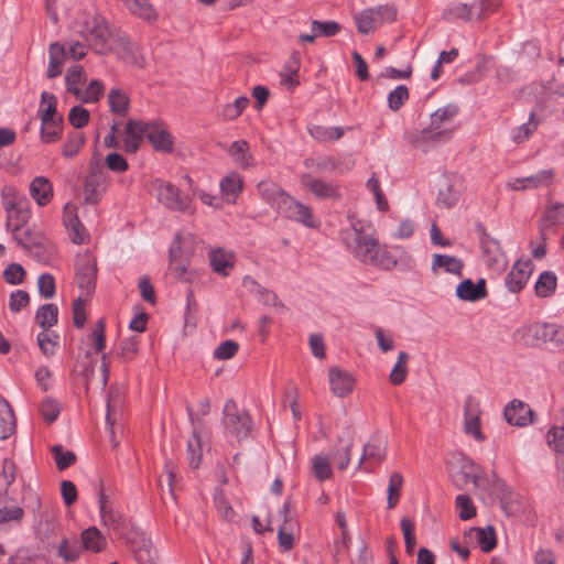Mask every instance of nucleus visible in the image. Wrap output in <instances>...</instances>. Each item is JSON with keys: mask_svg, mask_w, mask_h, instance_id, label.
<instances>
[{"mask_svg": "<svg viewBox=\"0 0 564 564\" xmlns=\"http://www.w3.org/2000/svg\"><path fill=\"white\" fill-rule=\"evenodd\" d=\"M340 240L356 259L384 270L392 269L397 261L373 235V228L358 220L340 230Z\"/></svg>", "mask_w": 564, "mask_h": 564, "instance_id": "1", "label": "nucleus"}, {"mask_svg": "<svg viewBox=\"0 0 564 564\" xmlns=\"http://www.w3.org/2000/svg\"><path fill=\"white\" fill-rule=\"evenodd\" d=\"M194 237L192 235H176L170 247V263L166 275L169 279L192 282L196 272L191 269L189 260L194 253Z\"/></svg>", "mask_w": 564, "mask_h": 564, "instance_id": "2", "label": "nucleus"}, {"mask_svg": "<svg viewBox=\"0 0 564 564\" xmlns=\"http://www.w3.org/2000/svg\"><path fill=\"white\" fill-rule=\"evenodd\" d=\"M80 25L82 36L95 53L100 55L110 53L111 43L118 30H111L104 17L98 13L83 17Z\"/></svg>", "mask_w": 564, "mask_h": 564, "instance_id": "3", "label": "nucleus"}, {"mask_svg": "<svg viewBox=\"0 0 564 564\" xmlns=\"http://www.w3.org/2000/svg\"><path fill=\"white\" fill-rule=\"evenodd\" d=\"M459 109L456 105H446L438 108L431 115L430 126L424 128L417 137V142L438 143L447 141L453 132L449 128L453 119L457 116Z\"/></svg>", "mask_w": 564, "mask_h": 564, "instance_id": "4", "label": "nucleus"}, {"mask_svg": "<svg viewBox=\"0 0 564 564\" xmlns=\"http://www.w3.org/2000/svg\"><path fill=\"white\" fill-rule=\"evenodd\" d=\"M2 205L7 214L6 227L11 232L21 230L31 218L29 199L13 187L2 189Z\"/></svg>", "mask_w": 564, "mask_h": 564, "instance_id": "5", "label": "nucleus"}, {"mask_svg": "<svg viewBox=\"0 0 564 564\" xmlns=\"http://www.w3.org/2000/svg\"><path fill=\"white\" fill-rule=\"evenodd\" d=\"M475 232L479 240L481 249V260L489 271L494 274L501 273L507 268V259L501 250L500 243L497 239L492 238L486 230L481 223L475 224Z\"/></svg>", "mask_w": 564, "mask_h": 564, "instance_id": "6", "label": "nucleus"}, {"mask_svg": "<svg viewBox=\"0 0 564 564\" xmlns=\"http://www.w3.org/2000/svg\"><path fill=\"white\" fill-rule=\"evenodd\" d=\"M223 424L228 437L238 443L252 434V420L248 412L239 410L234 400H227L223 411Z\"/></svg>", "mask_w": 564, "mask_h": 564, "instance_id": "7", "label": "nucleus"}, {"mask_svg": "<svg viewBox=\"0 0 564 564\" xmlns=\"http://www.w3.org/2000/svg\"><path fill=\"white\" fill-rule=\"evenodd\" d=\"M395 17L397 11L393 7L382 4L377 8H368L356 13L354 15V21L358 32L367 35L375 32L381 24L394 21Z\"/></svg>", "mask_w": 564, "mask_h": 564, "instance_id": "8", "label": "nucleus"}, {"mask_svg": "<svg viewBox=\"0 0 564 564\" xmlns=\"http://www.w3.org/2000/svg\"><path fill=\"white\" fill-rule=\"evenodd\" d=\"M551 323H529L514 329L512 339L514 343L525 347H541L551 341Z\"/></svg>", "mask_w": 564, "mask_h": 564, "instance_id": "9", "label": "nucleus"}, {"mask_svg": "<svg viewBox=\"0 0 564 564\" xmlns=\"http://www.w3.org/2000/svg\"><path fill=\"white\" fill-rule=\"evenodd\" d=\"M152 187L159 202L169 209L183 213L191 212V199L186 196L182 197L180 189L170 182L155 180Z\"/></svg>", "mask_w": 564, "mask_h": 564, "instance_id": "10", "label": "nucleus"}, {"mask_svg": "<svg viewBox=\"0 0 564 564\" xmlns=\"http://www.w3.org/2000/svg\"><path fill=\"white\" fill-rule=\"evenodd\" d=\"M110 52H113L121 61L134 67L142 68L145 65V59L140 47L130 42L121 31L116 33Z\"/></svg>", "mask_w": 564, "mask_h": 564, "instance_id": "11", "label": "nucleus"}, {"mask_svg": "<svg viewBox=\"0 0 564 564\" xmlns=\"http://www.w3.org/2000/svg\"><path fill=\"white\" fill-rule=\"evenodd\" d=\"M463 191V180L457 174H446L440 182L438 205L451 208L455 206Z\"/></svg>", "mask_w": 564, "mask_h": 564, "instance_id": "12", "label": "nucleus"}, {"mask_svg": "<svg viewBox=\"0 0 564 564\" xmlns=\"http://www.w3.org/2000/svg\"><path fill=\"white\" fill-rule=\"evenodd\" d=\"M302 186L310 191L318 199H339L340 192L338 185L333 182H326L322 178L315 177L310 173L301 176Z\"/></svg>", "mask_w": 564, "mask_h": 564, "instance_id": "13", "label": "nucleus"}, {"mask_svg": "<svg viewBox=\"0 0 564 564\" xmlns=\"http://www.w3.org/2000/svg\"><path fill=\"white\" fill-rule=\"evenodd\" d=\"M480 414L479 402L475 398L468 397L464 404V431L478 442L485 440V435L480 430Z\"/></svg>", "mask_w": 564, "mask_h": 564, "instance_id": "14", "label": "nucleus"}, {"mask_svg": "<svg viewBox=\"0 0 564 564\" xmlns=\"http://www.w3.org/2000/svg\"><path fill=\"white\" fill-rule=\"evenodd\" d=\"M107 187L106 175L101 170H90L85 178L84 200L87 204L96 205L100 202Z\"/></svg>", "mask_w": 564, "mask_h": 564, "instance_id": "15", "label": "nucleus"}, {"mask_svg": "<svg viewBox=\"0 0 564 564\" xmlns=\"http://www.w3.org/2000/svg\"><path fill=\"white\" fill-rule=\"evenodd\" d=\"M63 220L66 228L68 229L69 238L74 243L82 245L88 242L89 234L80 223L75 205L66 204L64 206Z\"/></svg>", "mask_w": 564, "mask_h": 564, "instance_id": "16", "label": "nucleus"}, {"mask_svg": "<svg viewBox=\"0 0 564 564\" xmlns=\"http://www.w3.org/2000/svg\"><path fill=\"white\" fill-rule=\"evenodd\" d=\"M147 138L156 151L171 152L174 139L160 122H148Z\"/></svg>", "mask_w": 564, "mask_h": 564, "instance_id": "17", "label": "nucleus"}, {"mask_svg": "<svg viewBox=\"0 0 564 564\" xmlns=\"http://www.w3.org/2000/svg\"><path fill=\"white\" fill-rule=\"evenodd\" d=\"M189 420L194 425L193 435L187 442V459L188 464L193 469H196L200 465L202 460V440L198 433V427L200 426V419L197 417L196 414L192 412L189 408H187Z\"/></svg>", "mask_w": 564, "mask_h": 564, "instance_id": "18", "label": "nucleus"}, {"mask_svg": "<svg viewBox=\"0 0 564 564\" xmlns=\"http://www.w3.org/2000/svg\"><path fill=\"white\" fill-rule=\"evenodd\" d=\"M507 422L511 425L527 426L532 423L533 411L529 404L513 400L511 401L503 411Z\"/></svg>", "mask_w": 564, "mask_h": 564, "instance_id": "19", "label": "nucleus"}, {"mask_svg": "<svg viewBox=\"0 0 564 564\" xmlns=\"http://www.w3.org/2000/svg\"><path fill=\"white\" fill-rule=\"evenodd\" d=\"M147 131L148 122L130 119L124 130V150L129 153H134L140 148L142 138L147 137Z\"/></svg>", "mask_w": 564, "mask_h": 564, "instance_id": "20", "label": "nucleus"}, {"mask_svg": "<svg viewBox=\"0 0 564 564\" xmlns=\"http://www.w3.org/2000/svg\"><path fill=\"white\" fill-rule=\"evenodd\" d=\"M554 178L553 170H542L538 173L527 176L516 178L509 183L510 187L514 191H523L529 188H541L547 187Z\"/></svg>", "mask_w": 564, "mask_h": 564, "instance_id": "21", "label": "nucleus"}, {"mask_svg": "<svg viewBox=\"0 0 564 564\" xmlns=\"http://www.w3.org/2000/svg\"><path fill=\"white\" fill-rule=\"evenodd\" d=\"M328 379L332 392L338 398L348 395L355 386L354 377L349 372L338 368L329 369Z\"/></svg>", "mask_w": 564, "mask_h": 564, "instance_id": "22", "label": "nucleus"}, {"mask_svg": "<svg viewBox=\"0 0 564 564\" xmlns=\"http://www.w3.org/2000/svg\"><path fill=\"white\" fill-rule=\"evenodd\" d=\"M75 273L80 282L96 281L97 263L95 257L89 251L77 254L75 259Z\"/></svg>", "mask_w": 564, "mask_h": 564, "instance_id": "23", "label": "nucleus"}, {"mask_svg": "<svg viewBox=\"0 0 564 564\" xmlns=\"http://www.w3.org/2000/svg\"><path fill=\"white\" fill-rule=\"evenodd\" d=\"M30 196L41 207L48 205L54 196L52 182L45 176L34 177L30 184Z\"/></svg>", "mask_w": 564, "mask_h": 564, "instance_id": "24", "label": "nucleus"}, {"mask_svg": "<svg viewBox=\"0 0 564 564\" xmlns=\"http://www.w3.org/2000/svg\"><path fill=\"white\" fill-rule=\"evenodd\" d=\"M387 446L388 441L383 436L373 435L369 442L364 446V452L360 457L359 465L362 462H373L375 464H380L386 459L387 456Z\"/></svg>", "mask_w": 564, "mask_h": 564, "instance_id": "25", "label": "nucleus"}, {"mask_svg": "<svg viewBox=\"0 0 564 564\" xmlns=\"http://www.w3.org/2000/svg\"><path fill=\"white\" fill-rule=\"evenodd\" d=\"M99 510L101 521L105 525L110 527L113 530H120L123 527V518L121 513L113 508L112 502L102 490H100L99 494Z\"/></svg>", "mask_w": 564, "mask_h": 564, "instance_id": "26", "label": "nucleus"}, {"mask_svg": "<svg viewBox=\"0 0 564 564\" xmlns=\"http://www.w3.org/2000/svg\"><path fill=\"white\" fill-rule=\"evenodd\" d=\"M289 511H290V503L284 502V505L282 506V508L279 511V513L283 517V523L280 525V528L278 530V542H279L280 549L283 552L291 551L295 544L293 525L288 519Z\"/></svg>", "mask_w": 564, "mask_h": 564, "instance_id": "27", "label": "nucleus"}, {"mask_svg": "<svg viewBox=\"0 0 564 564\" xmlns=\"http://www.w3.org/2000/svg\"><path fill=\"white\" fill-rule=\"evenodd\" d=\"M235 254L224 248H217L209 252L210 267L221 276L229 274V271L235 265Z\"/></svg>", "mask_w": 564, "mask_h": 564, "instance_id": "28", "label": "nucleus"}, {"mask_svg": "<svg viewBox=\"0 0 564 564\" xmlns=\"http://www.w3.org/2000/svg\"><path fill=\"white\" fill-rule=\"evenodd\" d=\"M561 225H564V204L554 203L547 205L539 221L540 231L544 234Z\"/></svg>", "mask_w": 564, "mask_h": 564, "instance_id": "29", "label": "nucleus"}, {"mask_svg": "<svg viewBox=\"0 0 564 564\" xmlns=\"http://www.w3.org/2000/svg\"><path fill=\"white\" fill-rule=\"evenodd\" d=\"M227 152L238 167L247 170L253 165V156L250 153L249 143L246 140L232 142Z\"/></svg>", "mask_w": 564, "mask_h": 564, "instance_id": "30", "label": "nucleus"}, {"mask_svg": "<svg viewBox=\"0 0 564 564\" xmlns=\"http://www.w3.org/2000/svg\"><path fill=\"white\" fill-rule=\"evenodd\" d=\"M48 57L47 77L55 78L62 74V66L66 58V47L58 43H52Z\"/></svg>", "mask_w": 564, "mask_h": 564, "instance_id": "31", "label": "nucleus"}, {"mask_svg": "<svg viewBox=\"0 0 564 564\" xmlns=\"http://www.w3.org/2000/svg\"><path fill=\"white\" fill-rule=\"evenodd\" d=\"M82 549L93 553H99L106 546V538L96 527L83 531L80 539Z\"/></svg>", "mask_w": 564, "mask_h": 564, "instance_id": "32", "label": "nucleus"}, {"mask_svg": "<svg viewBox=\"0 0 564 564\" xmlns=\"http://www.w3.org/2000/svg\"><path fill=\"white\" fill-rule=\"evenodd\" d=\"M15 431V416L9 402L0 399V440L9 438Z\"/></svg>", "mask_w": 564, "mask_h": 564, "instance_id": "33", "label": "nucleus"}, {"mask_svg": "<svg viewBox=\"0 0 564 564\" xmlns=\"http://www.w3.org/2000/svg\"><path fill=\"white\" fill-rule=\"evenodd\" d=\"M468 538L476 541L484 552H490L497 544L495 530L492 527L471 528L468 531Z\"/></svg>", "mask_w": 564, "mask_h": 564, "instance_id": "34", "label": "nucleus"}, {"mask_svg": "<svg viewBox=\"0 0 564 564\" xmlns=\"http://www.w3.org/2000/svg\"><path fill=\"white\" fill-rule=\"evenodd\" d=\"M464 267V263L460 259L447 256V254H434L432 261V270L433 272H437L438 270H443L445 272L460 275V271Z\"/></svg>", "mask_w": 564, "mask_h": 564, "instance_id": "35", "label": "nucleus"}, {"mask_svg": "<svg viewBox=\"0 0 564 564\" xmlns=\"http://www.w3.org/2000/svg\"><path fill=\"white\" fill-rule=\"evenodd\" d=\"M13 239L29 253L34 250L41 241H43V234L32 229H21L12 232Z\"/></svg>", "mask_w": 564, "mask_h": 564, "instance_id": "36", "label": "nucleus"}, {"mask_svg": "<svg viewBox=\"0 0 564 564\" xmlns=\"http://www.w3.org/2000/svg\"><path fill=\"white\" fill-rule=\"evenodd\" d=\"M42 123L51 121H63L62 117L56 113V98L53 94L42 93L41 105L39 109Z\"/></svg>", "mask_w": 564, "mask_h": 564, "instance_id": "37", "label": "nucleus"}, {"mask_svg": "<svg viewBox=\"0 0 564 564\" xmlns=\"http://www.w3.org/2000/svg\"><path fill=\"white\" fill-rule=\"evenodd\" d=\"M132 550L139 564H156L158 552L150 540L142 538L140 544L133 545Z\"/></svg>", "mask_w": 564, "mask_h": 564, "instance_id": "38", "label": "nucleus"}, {"mask_svg": "<svg viewBox=\"0 0 564 564\" xmlns=\"http://www.w3.org/2000/svg\"><path fill=\"white\" fill-rule=\"evenodd\" d=\"M312 138L319 142H329L339 140L344 135V128L341 127H325L315 124L308 129Z\"/></svg>", "mask_w": 564, "mask_h": 564, "instance_id": "39", "label": "nucleus"}, {"mask_svg": "<svg viewBox=\"0 0 564 564\" xmlns=\"http://www.w3.org/2000/svg\"><path fill=\"white\" fill-rule=\"evenodd\" d=\"M475 6L476 3H452L443 10L442 17L444 20L449 22L458 19L468 21L471 17Z\"/></svg>", "mask_w": 564, "mask_h": 564, "instance_id": "40", "label": "nucleus"}, {"mask_svg": "<svg viewBox=\"0 0 564 564\" xmlns=\"http://www.w3.org/2000/svg\"><path fill=\"white\" fill-rule=\"evenodd\" d=\"M108 104L111 112L126 116L129 109V97L123 90L112 88L108 94Z\"/></svg>", "mask_w": 564, "mask_h": 564, "instance_id": "41", "label": "nucleus"}, {"mask_svg": "<svg viewBox=\"0 0 564 564\" xmlns=\"http://www.w3.org/2000/svg\"><path fill=\"white\" fill-rule=\"evenodd\" d=\"M85 80H86V74H85L83 66H80V65L70 66L65 76L67 91L75 96H79L80 95L79 86Z\"/></svg>", "mask_w": 564, "mask_h": 564, "instance_id": "42", "label": "nucleus"}, {"mask_svg": "<svg viewBox=\"0 0 564 564\" xmlns=\"http://www.w3.org/2000/svg\"><path fill=\"white\" fill-rule=\"evenodd\" d=\"M58 308L55 304H44L36 312V322L43 330H50L57 323Z\"/></svg>", "mask_w": 564, "mask_h": 564, "instance_id": "43", "label": "nucleus"}, {"mask_svg": "<svg viewBox=\"0 0 564 564\" xmlns=\"http://www.w3.org/2000/svg\"><path fill=\"white\" fill-rule=\"evenodd\" d=\"M456 295L460 300L476 302L487 296L486 284H457Z\"/></svg>", "mask_w": 564, "mask_h": 564, "instance_id": "44", "label": "nucleus"}, {"mask_svg": "<svg viewBox=\"0 0 564 564\" xmlns=\"http://www.w3.org/2000/svg\"><path fill=\"white\" fill-rule=\"evenodd\" d=\"M82 551L80 542L76 539L64 538L58 545V555L68 563L77 561Z\"/></svg>", "mask_w": 564, "mask_h": 564, "instance_id": "45", "label": "nucleus"}, {"mask_svg": "<svg viewBox=\"0 0 564 564\" xmlns=\"http://www.w3.org/2000/svg\"><path fill=\"white\" fill-rule=\"evenodd\" d=\"M539 123L540 121L535 113L530 112L529 120L513 130L512 140L517 144L525 142L538 129Z\"/></svg>", "mask_w": 564, "mask_h": 564, "instance_id": "46", "label": "nucleus"}, {"mask_svg": "<svg viewBox=\"0 0 564 564\" xmlns=\"http://www.w3.org/2000/svg\"><path fill=\"white\" fill-rule=\"evenodd\" d=\"M302 203L288 195L286 193L280 194L276 202L278 212L289 219H294L300 210Z\"/></svg>", "mask_w": 564, "mask_h": 564, "instance_id": "47", "label": "nucleus"}, {"mask_svg": "<svg viewBox=\"0 0 564 564\" xmlns=\"http://www.w3.org/2000/svg\"><path fill=\"white\" fill-rule=\"evenodd\" d=\"M403 481H404L403 476L400 473L395 471L390 475L388 489H387V492H388L387 502H388L389 509H393L398 505L400 497H401V489L403 487Z\"/></svg>", "mask_w": 564, "mask_h": 564, "instance_id": "48", "label": "nucleus"}, {"mask_svg": "<svg viewBox=\"0 0 564 564\" xmlns=\"http://www.w3.org/2000/svg\"><path fill=\"white\" fill-rule=\"evenodd\" d=\"M242 188L243 181L237 172H230L220 181V189L225 196L236 197Z\"/></svg>", "mask_w": 564, "mask_h": 564, "instance_id": "49", "label": "nucleus"}, {"mask_svg": "<svg viewBox=\"0 0 564 564\" xmlns=\"http://www.w3.org/2000/svg\"><path fill=\"white\" fill-rule=\"evenodd\" d=\"M532 270L531 259H519L509 273L508 282H527L532 274Z\"/></svg>", "mask_w": 564, "mask_h": 564, "instance_id": "50", "label": "nucleus"}, {"mask_svg": "<svg viewBox=\"0 0 564 564\" xmlns=\"http://www.w3.org/2000/svg\"><path fill=\"white\" fill-rule=\"evenodd\" d=\"M408 360L409 355L405 351H400L397 358V362L392 368L389 379L392 384H401L406 379L408 375Z\"/></svg>", "mask_w": 564, "mask_h": 564, "instance_id": "51", "label": "nucleus"}, {"mask_svg": "<svg viewBox=\"0 0 564 564\" xmlns=\"http://www.w3.org/2000/svg\"><path fill=\"white\" fill-rule=\"evenodd\" d=\"M85 143V135L79 131H72L63 145L62 154L65 158H74Z\"/></svg>", "mask_w": 564, "mask_h": 564, "instance_id": "52", "label": "nucleus"}, {"mask_svg": "<svg viewBox=\"0 0 564 564\" xmlns=\"http://www.w3.org/2000/svg\"><path fill=\"white\" fill-rule=\"evenodd\" d=\"M37 345L41 351L51 357L55 354L56 347L58 346L59 336L50 330H42L37 334Z\"/></svg>", "mask_w": 564, "mask_h": 564, "instance_id": "53", "label": "nucleus"}, {"mask_svg": "<svg viewBox=\"0 0 564 564\" xmlns=\"http://www.w3.org/2000/svg\"><path fill=\"white\" fill-rule=\"evenodd\" d=\"M30 254L39 262L48 263L54 259L56 249L55 246L46 237H43V241H41L39 246H36L34 250L30 252Z\"/></svg>", "mask_w": 564, "mask_h": 564, "instance_id": "54", "label": "nucleus"}, {"mask_svg": "<svg viewBox=\"0 0 564 564\" xmlns=\"http://www.w3.org/2000/svg\"><path fill=\"white\" fill-rule=\"evenodd\" d=\"M53 458L55 460L56 467L59 470H64L72 466L76 462V455L72 451H66L59 444L52 446L51 448Z\"/></svg>", "mask_w": 564, "mask_h": 564, "instance_id": "55", "label": "nucleus"}, {"mask_svg": "<svg viewBox=\"0 0 564 564\" xmlns=\"http://www.w3.org/2000/svg\"><path fill=\"white\" fill-rule=\"evenodd\" d=\"M341 30V26L336 21H318L313 20L311 22V31L319 36L325 37H332L335 36L339 31Z\"/></svg>", "mask_w": 564, "mask_h": 564, "instance_id": "56", "label": "nucleus"}, {"mask_svg": "<svg viewBox=\"0 0 564 564\" xmlns=\"http://www.w3.org/2000/svg\"><path fill=\"white\" fill-rule=\"evenodd\" d=\"M312 471L317 480L324 481L332 476V468L327 456L317 454L312 458Z\"/></svg>", "mask_w": 564, "mask_h": 564, "instance_id": "57", "label": "nucleus"}, {"mask_svg": "<svg viewBox=\"0 0 564 564\" xmlns=\"http://www.w3.org/2000/svg\"><path fill=\"white\" fill-rule=\"evenodd\" d=\"M129 10L145 20H153L156 18L154 8L148 0H126Z\"/></svg>", "mask_w": 564, "mask_h": 564, "instance_id": "58", "label": "nucleus"}, {"mask_svg": "<svg viewBox=\"0 0 564 564\" xmlns=\"http://www.w3.org/2000/svg\"><path fill=\"white\" fill-rule=\"evenodd\" d=\"M249 102L250 101L248 97L240 96L236 98L234 102L226 105L221 115L226 120H235L243 112Z\"/></svg>", "mask_w": 564, "mask_h": 564, "instance_id": "59", "label": "nucleus"}, {"mask_svg": "<svg viewBox=\"0 0 564 564\" xmlns=\"http://www.w3.org/2000/svg\"><path fill=\"white\" fill-rule=\"evenodd\" d=\"M410 94L409 89L404 85L397 86L393 90H391L388 95V107L392 111H398L404 102L409 99Z\"/></svg>", "mask_w": 564, "mask_h": 564, "instance_id": "60", "label": "nucleus"}, {"mask_svg": "<svg viewBox=\"0 0 564 564\" xmlns=\"http://www.w3.org/2000/svg\"><path fill=\"white\" fill-rule=\"evenodd\" d=\"M104 93V85L98 79H93L88 87L80 95L76 96L83 102H97Z\"/></svg>", "mask_w": 564, "mask_h": 564, "instance_id": "61", "label": "nucleus"}, {"mask_svg": "<svg viewBox=\"0 0 564 564\" xmlns=\"http://www.w3.org/2000/svg\"><path fill=\"white\" fill-rule=\"evenodd\" d=\"M40 412L47 423H53L61 413V404L54 399L45 398L41 402Z\"/></svg>", "mask_w": 564, "mask_h": 564, "instance_id": "62", "label": "nucleus"}, {"mask_svg": "<svg viewBox=\"0 0 564 564\" xmlns=\"http://www.w3.org/2000/svg\"><path fill=\"white\" fill-rule=\"evenodd\" d=\"M62 121H51L42 123L41 140L45 143L56 142L62 134Z\"/></svg>", "mask_w": 564, "mask_h": 564, "instance_id": "63", "label": "nucleus"}, {"mask_svg": "<svg viewBox=\"0 0 564 564\" xmlns=\"http://www.w3.org/2000/svg\"><path fill=\"white\" fill-rule=\"evenodd\" d=\"M547 444L557 453H564V427L555 426L547 432Z\"/></svg>", "mask_w": 564, "mask_h": 564, "instance_id": "64", "label": "nucleus"}]
</instances>
